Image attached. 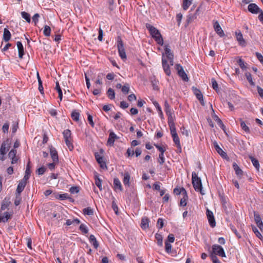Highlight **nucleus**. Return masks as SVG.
Instances as JSON below:
<instances>
[{"label":"nucleus","instance_id":"1","mask_svg":"<svg viewBox=\"0 0 263 263\" xmlns=\"http://www.w3.org/2000/svg\"><path fill=\"white\" fill-rule=\"evenodd\" d=\"M146 27L149 31L151 35L155 40L157 44L162 45L163 40L159 31L153 26L146 24Z\"/></svg>","mask_w":263,"mask_h":263},{"label":"nucleus","instance_id":"2","mask_svg":"<svg viewBox=\"0 0 263 263\" xmlns=\"http://www.w3.org/2000/svg\"><path fill=\"white\" fill-rule=\"evenodd\" d=\"M192 181L195 190L196 191L200 192L201 194L204 195V193H203L202 191L201 180L194 172L192 174Z\"/></svg>","mask_w":263,"mask_h":263},{"label":"nucleus","instance_id":"3","mask_svg":"<svg viewBox=\"0 0 263 263\" xmlns=\"http://www.w3.org/2000/svg\"><path fill=\"white\" fill-rule=\"evenodd\" d=\"M63 135L64 138V140L67 147L69 151H71L73 149V145L72 144V138L71 137V131L68 129H65L63 132Z\"/></svg>","mask_w":263,"mask_h":263},{"label":"nucleus","instance_id":"4","mask_svg":"<svg viewBox=\"0 0 263 263\" xmlns=\"http://www.w3.org/2000/svg\"><path fill=\"white\" fill-rule=\"evenodd\" d=\"M211 254H214L215 256L217 255L221 257H226V253L223 248L218 245H213L212 247V251Z\"/></svg>","mask_w":263,"mask_h":263},{"label":"nucleus","instance_id":"5","mask_svg":"<svg viewBox=\"0 0 263 263\" xmlns=\"http://www.w3.org/2000/svg\"><path fill=\"white\" fill-rule=\"evenodd\" d=\"M117 47H118L119 54L120 58L123 60H125L127 58L126 54L125 53L123 42L122 39L120 36L118 37Z\"/></svg>","mask_w":263,"mask_h":263},{"label":"nucleus","instance_id":"6","mask_svg":"<svg viewBox=\"0 0 263 263\" xmlns=\"http://www.w3.org/2000/svg\"><path fill=\"white\" fill-rule=\"evenodd\" d=\"M175 69L177 71L178 74L183 81H187L189 80L187 74L185 72L182 66L180 64H177L175 65Z\"/></svg>","mask_w":263,"mask_h":263},{"label":"nucleus","instance_id":"7","mask_svg":"<svg viewBox=\"0 0 263 263\" xmlns=\"http://www.w3.org/2000/svg\"><path fill=\"white\" fill-rule=\"evenodd\" d=\"M162 64L164 71L167 76H170L171 73V69L170 68V64L169 61L165 58L164 54H162Z\"/></svg>","mask_w":263,"mask_h":263},{"label":"nucleus","instance_id":"8","mask_svg":"<svg viewBox=\"0 0 263 263\" xmlns=\"http://www.w3.org/2000/svg\"><path fill=\"white\" fill-rule=\"evenodd\" d=\"M165 54L166 56H165V59L166 58L170 64L171 65H173L174 64V55L173 53L171 52V49L169 48L168 45H166L165 46L164 48Z\"/></svg>","mask_w":263,"mask_h":263},{"label":"nucleus","instance_id":"9","mask_svg":"<svg viewBox=\"0 0 263 263\" xmlns=\"http://www.w3.org/2000/svg\"><path fill=\"white\" fill-rule=\"evenodd\" d=\"M206 215L210 226L214 228L216 226V221L213 212L209 209L206 211Z\"/></svg>","mask_w":263,"mask_h":263},{"label":"nucleus","instance_id":"10","mask_svg":"<svg viewBox=\"0 0 263 263\" xmlns=\"http://www.w3.org/2000/svg\"><path fill=\"white\" fill-rule=\"evenodd\" d=\"M193 90L194 91V95L196 96V98L198 99V100L200 101V104L202 106L205 105V103L203 100V97L202 93L201 91L197 88L193 87Z\"/></svg>","mask_w":263,"mask_h":263},{"label":"nucleus","instance_id":"11","mask_svg":"<svg viewBox=\"0 0 263 263\" xmlns=\"http://www.w3.org/2000/svg\"><path fill=\"white\" fill-rule=\"evenodd\" d=\"M213 27L215 32L218 34L220 37H222L224 36V33L218 21H215L213 24Z\"/></svg>","mask_w":263,"mask_h":263},{"label":"nucleus","instance_id":"12","mask_svg":"<svg viewBox=\"0 0 263 263\" xmlns=\"http://www.w3.org/2000/svg\"><path fill=\"white\" fill-rule=\"evenodd\" d=\"M235 35L236 40L238 41L239 44L241 46H245L246 45V42L244 40L242 34L240 30H237L235 32Z\"/></svg>","mask_w":263,"mask_h":263},{"label":"nucleus","instance_id":"13","mask_svg":"<svg viewBox=\"0 0 263 263\" xmlns=\"http://www.w3.org/2000/svg\"><path fill=\"white\" fill-rule=\"evenodd\" d=\"M118 138H119L113 131L109 130V135L107 140V144L109 146H113L115 141Z\"/></svg>","mask_w":263,"mask_h":263},{"label":"nucleus","instance_id":"14","mask_svg":"<svg viewBox=\"0 0 263 263\" xmlns=\"http://www.w3.org/2000/svg\"><path fill=\"white\" fill-rule=\"evenodd\" d=\"M214 147L216 149V152L221 156L222 158L224 159L228 158V155L226 152H224L219 146L218 143L215 141L213 143Z\"/></svg>","mask_w":263,"mask_h":263},{"label":"nucleus","instance_id":"15","mask_svg":"<svg viewBox=\"0 0 263 263\" xmlns=\"http://www.w3.org/2000/svg\"><path fill=\"white\" fill-rule=\"evenodd\" d=\"M248 10L252 13L257 14L261 11L260 9L255 4L252 3L248 6Z\"/></svg>","mask_w":263,"mask_h":263},{"label":"nucleus","instance_id":"16","mask_svg":"<svg viewBox=\"0 0 263 263\" xmlns=\"http://www.w3.org/2000/svg\"><path fill=\"white\" fill-rule=\"evenodd\" d=\"M26 183L27 181L23 179H22L21 181H20L16 190V194H18V195H20L21 193L24 190Z\"/></svg>","mask_w":263,"mask_h":263},{"label":"nucleus","instance_id":"17","mask_svg":"<svg viewBox=\"0 0 263 263\" xmlns=\"http://www.w3.org/2000/svg\"><path fill=\"white\" fill-rule=\"evenodd\" d=\"M10 144V143L8 139L4 141L1 145L0 152L6 154L7 151L8 150V147H9Z\"/></svg>","mask_w":263,"mask_h":263},{"label":"nucleus","instance_id":"18","mask_svg":"<svg viewBox=\"0 0 263 263\" xmlns=\"http://www.w3.org/2000/svg\"><path fill=\"white\" fill-rule=\"evenodd\" d=\"M95 158H96V160L98 162V163L100 165V166H101V168H107V166H106V163H105V161H104V159H103V157L100 156L98 153H96L95 154Z\"/></svg>","mask_w":263,"mask_h":263},{"label":"nucleus","instance_id":"19","mask_svg":"<svg viewBox=\"0 0 263 263\" xmlns=\"http://www.w3.org/2000/svg\"><path fill=\"white\" fill-rule=\"evenodd\" d=\"M50 153L53 162H58L59 157L58 152L54 147H51L50 149Z\"/></svg>","mask_w":263,"mask_h":263},{"label":"nucleus","instance_id":"20","mask_svg":"<svg viewBox=\"0 0 263 263\" xmlns=\"http://www.w3.org/2000/svg\"><path fill=\"white\" fill-rule=\"evenodd\" d=\"M30 161L29 160V161L27 164V166H26L25 175L23 179V180H24L26 181L29 179L30 176V174H31V170H30L31 166L30 165Z\"/></svg>","mask_w":263,"mask_h":263},{"label":"nucleus","instance_id":"21","mask_svg":"<svg viewBox=\"0 0 263 263\" xmlns=\"http://www.w3.org/2000/svg\"><path fill=\"white\" fill-rule=\"evenodd\" d=\"M114 187L115 191L119 190L120 191L123 190L122 186L120 180L117 178H114Z\"/></svg>","mask_w":263,"mask_h":263},{"label":"nucleus","instance_id":"22","mask_svg":"<svg viewBox=\"0 0 263 263\" xmlns=\"http://www.w3.org/2000/svg\"><path fill=\"white\" fill-rule=\"evenodd\" d=\"M16 45H17V49H18V57L20 59H22L23 57L24 54V47H23L22 43L20 41H18L16 43Z\"/></svg>","mask_w":263,"mask_h":263},{"label":"nucleus","instance_id":"23","mask_svg":"<svg viewBox=\"0 0 263 263\" xmlns=\"http://www.w3.org/2000/svg\"><path fill=\"white\" fill-rule=\"evenodd\" d=\"M11 34L9 30L7 28L4 29V33L3 36V40L6 42H8L11 39Z\"/></svg>","mask_w":263,"mask_h":263},{"label":"nucleus","instance_id":"24","mask_svg":"<svg viewBox=\"0 0 263 263\" xmlns=\"http://www.w3.org/2000/svg\"><path fill=\"white\" fill-rule=\"evenodd\" d=\"M11 203L10 198H5L1 204V210H5L8 208Z\"/></svg>","mask_w":263,"mask_h":263},{"label":"nucleus","instance_id":"25","mask_svg":"<svg viewBox=\"0 0 263 263\" xmlns=\"http://www.w3.org/2000/svg\"><path fill=\"white\" fill-rule=\"evenodd\" d=\"M130 179V175L128 173H125L124 174V178L123 179V182L125 186H127L129 187L130 183L129 180Z\"/></svg>","mask_w":263,"mask_h":263},{"label":"nucleus","instance_id":"26","mask_svg":"<svg viewBox=\"0 0 263 263\" xmlns=\"http://www.w3.org/2000/svg\"><path fill=\"white\" fill-rule=\"evenodd\" d=\"M233 167L235 170V173L237 176L239 178L241 177V176L242 175L243 172L240 168L239 166L236 163H234L233 164Z\"/></svg>","mask_w":263,"mask_h":263},{"label":"nucleus","instance_id":"27","mask_svg":"<svg viewBox=\"0 0 263 263\" xmlns=\"http://www.w3.org/2000/svg\"><path fill=\"white\" fill-rule=\"evenodd\" d=\"M149 219L146 217H144L141 219V227L143 229H146L148 227Z\"/></svg>","mask_w":263,"mask_h":263},{"label":"nucleus","instance_id":"28","mask_svg":"<svg viewBox=\"0 0 263 263\" xmlns=\"http://www.w3.org/2000/svg\"><path fill=\"white\" fill-rule=\"evenodd\" d=\"M89 240L95 249H97L98 248L99 243L93 235H90Z\"/></svg>","mask_w":263,"mask_h":263},{"label":"nucleus","instance_id":"29","mask_svg":"<svg viewBox=\"0 0 263 263\" xmlns=\"http://www.w3.org/2000/svg\"><path fill=\"white\" fill-rule=\"evenodd\" d=\"M173 137V141L177 145L179 152L181 151V147L180 143V140L177 134L172 136Z\"/></svg>","mask_w":263,"mask_h":263},{"label":"nucleus","instance_id":"30","mask_svg":"<svg viewBox=\"0 0 263 263\" xmlns=\"http://www.w3.org/2000/svg\"><path fill=\"white\" fill-rule=\"evenodd\" d=\"M188 199L187 192L186 191H184V195H183L182 198L180 200V205L184 206L186 205V201Z\"/></svg>","mask_w":263,"mask_h":263},{"label":"nucleus","instance_id":"31","mask_svg":"<svg viewBox=\"0 0 263 263\" xmlns=\"http://www.w3.org/2000/svg\"><path fill=\"white\" fill-rule=\"evenodd\" d=\"M250 159H251L254 166L255 167L257 171H259L260 165L258 161L252 156H250Z\"/></svg>","mask_w":263,"mask_h":263},{"label":"nucleus","instance_id":"32","mask_svg":"<svg viewBox=\"0 0 263 263\" xmlns=\"http://www.w3.org/2000/svg\"><path fill=\"white\" fill-rule=\"evenodd\" d=\"M155 238L157 240L158 245L162 246L163 244V237L162 235L159 233H156L155 235Z\"/></svg>","mask_w":263,"mask_h":263},{"label":"nucleus","instance_id":"33","mask_svg":"<svg viewBox=\"0 0 263 263\" xmlns=\"http://www.w3.org/2000/svg\"><path fill=\"white\" fill-rule=\"evenodd\" d=\"M192 0H183L182 7L184 10H186L192 4Z\"/></svg>","mask_w":263,"mask_h":263},{"label":"nucleus","instance_id":"34","mask_svg":"<svg viewBox=\"0 0 263 263\" xmlns=\"http://www.w3.org/2000/svg\"><path fill=\"white\" fill-rule=\"evenodd\" d=\"M83 214L89 216H91L93 214V211L90 207L84 208L83 210Z\"/></svg>","mask_w":263,"mask_h":263},{"label":"nucleus","instance_id":"35","mask_svg":"<svg viewBox=\"0 0 263 263\" xmlns=\"http://www.w3.org/2000/svg\"><path fill=\"white\" fill-rule=\"evenodd\" d=\"M55 198L61 200L67 199L69 198L68 195L66 193L62 194H56L54 196Z\"/></svg>","mask_w":263,"mask_h":263},{"label":"nucleus","instance_id":"36","mask_svg":"<svg viewBox=\"0 0 263 263\" xmlns=\"http://www.w3.org/2000/svg\"><path fill=\"white\" fill-rule=\"evenodd\" d=\"M55 89L58 92L59 98L60 101H61L62 100V96H63L62 91L60 86L59 83L58 81H57V82H56Z\"/></svg>","mask_w":263,"mask_h":263},{"label":"nucleus","instance_id":"37","mask_svg":"<svg viewBox=\"0 0 263 263\" xmlns=\"http://www.w3.org/2000/svg\"><path fill=\"white\" fill-rule=\"evenodd\" d=\"M107 96L108 97L111 99V100H112V99H114L115 98V91L114 90L111 88H109L107 91Z\"/></svg>","mask_w":263,"mask_h":263},{"label":"nucleus","instance_id":"38","mask_svg":"<svg viewBox=\"0 0 263 263\" xmlns=\"http://www.w3.org/2000/svg\"><path fill=\"white\" fill-rule=\"evenodd\" d=\"M71 118L75 121H78L79 120L80 114L76 110H74L71 113Z\"/></svg>","mask_w":263,"mask_h":263},{"label":"nucleus","instance_id":"39","mask_svg":"<svg viewBox=\"0 0 263 263\" xmlns=\"http://www.w3.org/2000/svg\"><path fill=\"white\" fill-rule=\"evenodd\" d=\"M245 76L246 77V78H247V80L249 82L251 86H254L255 85V83H254V82L253 81V79H252V77L251 74L250 73H249V72H246V74H245Z\"/></svg>","mask_w":263,"mask_h":263},{"label":"nucleus","instance_id":"40","mask_svg":"<svg viewBox=\"0 0 263 263\" xmlns=\"http://www.w3.org/2000/svg\"><path fill=\"white\" fill-rule=\"evenodd\" d=\"M51 33V28L48 25H45L44 26V30H43V33L45 36H49L50 35Z\"/></svg>","mask_w":263,"mask_h":263},{"label":"nucleus","instance_id":"41","mask_svg":"<svg viewBox=\"0 0 263 263\" xmlns=\"http://www.w3.org/2000/svg\"><path fill=\"white\" fill-rule=\"evenodd\" d=\"M252 228L253 232L255 233L256 236L260 239L262 240L263 237L262 236L261 234H260L257 228H256L255 226H252Z\"/></svg>","mask_w":263,"mask_h":263},{"label":"nucleus","instance_id":"42","mask_svg":"<svg viewBox=\"0 0 263 263\" xmlns=\"http://www.w3.org/2000/svg\"><path fill=\"white\" fill-rule=\"evenodd\" d=\"M95 184L99 187L100 191L102 190V180L98 176H95Z\"/></svg>","mask_w":263,"mask_h":263},{"label":"nucleus","instance_id":"43","mask_svg":"<svg viewBox=\"0 0 263 263\" xmlns=\"http://www.w3.org/2000/svg\"><path fill=\"white\" fill-rule=\"evenodd\" d=\"M22 17L25 19L28 23L30 22V16L28 13L23 11L21 12Z\"/></svg>","mask_w":263,"mask_h":263},{"label":"nucleus","instance_id":"44","mask_svg":"<svg viewBox=\"0 0 263 263\" xmlns=\"http://www.w3.org/2000/svg\"><path fill=\"white\" fill-rule=\"evenodd\" d=\"M240 126L242 129L245 131L246 133L250 132V129L248 126L246 124L245 122L240 119Z\"/></svg>","mask_w":263,"mask_h":263},{"label":"nucleus","instance_id":"45","mask_svg":"<svg viewBox=\"0 0 263 263\" xmlns=\"http://www.w3.org/2000/svg\"><path fill=\"white\" fill-rule=\"evenodd\" d=\"M172 136L177 134L175 123H171L168 125Z\"/></svg>","mask_w":263,"mask_h":263},{"label":"nucleus","instance_id":"46","mask_svg":"<svg viewBox=\"0 0 263 263\" xmlns=\"http://www.w3.org/2000/svg\"><path fill=\"white\" fill-rule=\"evenodd\" d=\"M172 136L177 134L175 123H171L168 125Z\"/></svg>","mask_w":263,"mask_h":263},{"label":"nucleus","instance_id":"47","mask_svg":"<svg viewBox=\"0 0 263 263\" xmlns=\"http://www.w3.org/2000/svg\"><path fill=\"white\" fill-rule=\"evenodd\" d=\"M184 191H186L183 187L182 188H175L174 189V193L176 195L182 194L184 195Z\"/></svg>","mask_w":263,"mask_h":263},{"label":"nucleus","instance_id":"48","mask_svg":"<svg viewBox=\"0 0 263 263\" xmlns=\"http://www.w3.org/2000/svg\"><path fill=\"white\" fill-rule=\"evenodd\" d=\"M129 91V85L128 83H126L122 87V91L125 94H127Z\"/></svg>","mask_w":263,"mask_h":263},{"label":"nucleus","instance_id":"49","mask_svg":"<svg viewBox=\"0 0 263 263\" xmlns=\"http://www.w3.org/2000/svg\"><path fill=\"white\" fill-rule=\"evenodd\" d=\"M254 220H255V221L256 224L262 222L261 218L260 215L258 213L254 212Z\"/></svg>","mask_w":263,"mask_h":263},{"label":"nucleus","instance_id":"50","mask_svg":"<svg viewBox=\"0 0 263 263\" xmlns=\"http://www.w3.org/2000/svg\"><path fill=\"white\" fill-rule=\"evenodd\" d=\"M80 230L81 231V232L86 234L88 232V229L86 225L84 224H81L79 228Z\"/></svg>","mask_w":263,"mask_h":263},{"label":"nucleus","instance_id":"51","mask_svg":"<svg viewBox=\"0 0 263 263\" xmlns=\"http://www.w3.org/2000/svg\"><path fill=\"white\" fill-rule=\"evenodd\" d=\"M217 122L218 125L223 130H224L225 126L223 124L222 121L217 117H216V119H215Z\"/></svg>","mask_w":263,"mask_h":263},{"label":"nucleus","instance_id":"52","mask_svg":"<svg viewBox=\"0 0 263 263\" xmlns=\"http://www.w3.org/2000/svg\"><path fill=\"white\" fill-rule=\"evenodd\" d=\"M9 124L8 122H6L3 126L2 130L3 133H8L9 130Z\"/></svg>","mask_w":263,"mask_h":263},{"label":"nucleus","instance_id":"53","mask_svg":"<svg viewBox=\"0 0 263 263\" xmlns=\"http://www.w3.org/2000/svg\"><path fill=\"white\" fill-rule=\"evenodd\" d=\"M16 150L14 149H12L9 153L8 157L10 159L15 158V157H16Z\"/></svg>","mask_w":263,"mask_h":263},{"label":"nucleus","instance_id":"54","mask_svg":"<svg viewBox=\"0 0 263 263\" xmlns=\"http://www.w3.org/2000/svg\"><path fill=\"white\" fill-rule=\"evenodd\" d=\"M154 105L157 109V110L159 114L160 115L162 116V111L161 110V107L160 106L159 103L157 101H154L153 102Z\"/></svg>","mask_w":263,"mask_h":263},{"label":"nucleus","instance_id":"55","mask_svg":"<svg viewBox=\"0 0 263 263\" xmlns=\"http://www.w3.org/2000/svg\"><path fill=\"white\" fill-rule=\"evenodd\" d=\"M158 162L160 163V164H163L165 161V158L164 154H159V159H158Z\"/></svg>","mask_w":263,"mask_h":263},{"label":"nucleus","instance_id":"56","mask_svg":"<svg viewBox=\"0 0 263 263\" xmlns=\"http://www.w3.org/2000/svg\"><path fill=\"white\" fill-rule=\"evenodd\" d=\"M165 251L167 253H169L171 252L172 245L168 242H165Z\"/></svg>","mask_w":263,"mask_h":263},{"label":"nucleus","instance_id":"57","mask_svg":"<svg viewBox=\"0 0 263 263\" xmlns=\"http://www.w3.org/2000/svg\"><path fill=\"white\" fill-rule=\"evenodd\" d=\"M210 256L213 261V263H221L220 261L218 259L217 257L215 256L214 254H210Z\"/></svg>","mask_w":263,"mask_h":263},{"label":"nucleus","instance_id":"58","mask_svg":"<svg viewBox=\"0 0 263 263\" xmlns=\"http://www.w3.org/2000/svg\"><path fill=\"white\" fill-rule=\"evenodd\" d=\"M157 227L158 228L160 229H162L163 227V220L162 218H158L157 220Z\"/></svg>","mask_w":263,"mask_h":263},{"label":"nucleus","instance_id":"59","mask_svg":"<svg viewBox=\"0 0 263 263\" xmlns=\"http://www.w3.org/2000/svg\"><path fill=\"white\" fill-rule=\"evenodd\" d=\"M11 215L8 212H5L4 213V216H3V218H4V222H7L9 219L11 218Z\"/></svg>","mask_w":263,"mask_h":263},{"label":"nucleus","instance_id":"60","mask_svg":"<svg viewBox=\"0 0 263 263\" xmlns=\"http://www.w3.org/2000/svg\"><path fill=\"white\" fill-rule=\"evenodd\" d=\"M211 82H212V84L213 88L214 90L217 91L218 90V84H217L216 81L213 78L211 80Z\"/></svg>","mask_w":263,"mask_h":263},{"label":"nucleus","instance_id":"61","mask_svg":"<svg viewBox=\"0 0 263 263\" xmlns=\"http://www.w3.org/2000/svg\"><path fill=\"white\" fill-rule=\"evenodd\" d=\"M69 191L72 194L78 193L79 192V188L78 186H72Z\"/></svg>","mask_w":263,"mask_h":263},{"label":"nucleus","instance_id":"62","mask_svg":"<svg viewBox=\"0 0 263 263\" xmlns=\"http://www.w3.org/2000/svg\"><path fill=\"white\" fill-rule=\"evenodd\" d=\"M21 201V198L20 195H18V194H16L15 199L14 200V204L16 206L20 204Z\"/></svg>","mask_w":263,"mask_h":263},{"label":"nucleus","instance_id":"63","mask_svg":"<svg viewBox=\"0 0 263 263\" xmlns=\"http://www.w3.org/2000/svg\"><path fill=\"white\" fill-rule=\"evenodd\" d=\"M45 171H46V168L44 166H42V167H41L39 168H38L36 172H37V173L39 175H42L44 174Z\"/></svg>","mask_w":263,"mask_h":263},{"label":"nucleus","instance_id":"64","mask_svg":"<svg viewBox=\"0 0 263 263\" xmlns=\"http://www.w3.org/2000/svg\"><path fill=\"white\" fill-rule=\"evenodd\" d=\"M238 64L241 68L243 69L246 68L245 63L242 60L239 59V60L238 61Z\"/></svg>","mask_w":263,"mask_h":263}]
</instances>
